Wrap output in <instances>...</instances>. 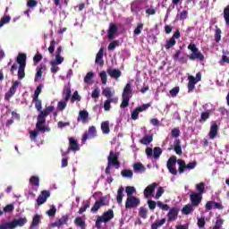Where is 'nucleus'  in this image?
<instances>
[{
  "instance_id": "de8ad7c7",
  "label": "nucleus",
  "mask_w": 229,
  "mask_h": 229,
  "mask_svg": "<svg viewBox=\"0 0 229 229\" xmlns=\"http://www.w3.org/2000/svg\"><path fill=\"white\" fill-rule=\"evenodd\" d=\"M42 89H44V84H39L34 91L33 98H38V96H40V94L42 93Z\"/></svg>"
},
{
  "instance_id": "dca6fc26",
  "label": "nucleus",
  "mask_w": 229,
  "mask_h": 229,
  "mask_svg": "<svg viewBox=\"0 0 229 229\" xmlns=\"http://www.w3.org/2000/svg\"><path fill=\"white\" fill-rule=\"evenodd\" d=\"M106 72L113 80H119L123 76V72L119 69H107Z\"/></svg>"
},
{
  "instance_id": "1a4fd4ad",
  "label": "nucleus",
  "mask_w": 229,
  "mask_h": 229,
  "mask_svg": "<svg viewBox=\"0 0 229 229\" xmlns=\"http://www.w3.org/2000/svg\"><path fill=\"white\" fill-rule=\"evenodd\" d=\"M19 85H21V81H15L13 82V85L9 89L8 92H6L4 95L5 101L12 99V98L15 95V92H17Z\"/></svg>"
},
{
  "instance_id": "a19ab883",
  "label": "nucleus",
  "mask_w": 229,
  "mask_h": 229,
  "mask_svg": "<svg viewBox=\"0 0 229 229\" xmlns=\"http://www.w3.org/2000/svg\"><path fill=\"white\" fill-rule=\"evenodd\" d=\"M130 98L131 97H126L124 95H122V103L120 105L121 108H126V106H128L130 105Z\"/></svg>"
},
{
  "instance_id": "9b49d317",
  "label": "nucleus",
  "mask_w": 229,
  "mask_h": 229,
  "mask_svg": "<svg viewBox=\"0 0 229 229\" xmlns=\"http://www.w3.org/2000/svg\"><path fill=\"white\" fill-rule=\"evenodd\" d=\"M105 199H106V196L100 197V199L95 202L90 210L92 214H96V212H98L101 207H106V205H108V203L105 202Z\"/></svg>"
},
{
  "instance_id": "7c9ffc66",
  "label": "nucleus",
  "mask_w": 229,
  "mask_h": 229,
  "mask_svg": "<svg viewBox=\"0 0 229 229\" xmlns=\"http://www.w3.org/2000/svg\"><path fill=\"white\" fill-rule=\"evenodd\" d=\"M101 130L104 135H108V133H110V122L108 121L102 122Z\"/></svg>"
},
{
  "instance_id": "a18cd8bd",
  "label": "nucleus",
  "mask_w": 229,
  "mask_h": 229,
  "mask_svg": "<svg viewBox=\"0 0 229 229\" xmlns=\"http://www.w3.org/2000/svg\"><path fill=\"white\" fill-rule=\"evenodd\" d=\"M135 187L133 186H127L125 187V192L127 194V198H131L133 197V192H135Z\"/></svg>"
},
{
  "instance_id": "39448f33",
  "label": "nucleus",
  "mask_w": 229,
  "mask_h": 229,
  "mask_svg": "<svg viewBox=\"0 0 229 229\" xmlns=\"http://www.w3.org/2000/svg\"><path fill=\"white\" fill-rule=\"evenodd\" d=\"M107 164L109 165H114L116 169L121 167V163H119V153H114V150H111L107 157Z\"/></svg>"
},
{
  "instance_id": "49530a36",
  "label": "nucleus",
  "mask_w": 229,
  "mask_h": 229,
  "mask_svg": "<svg viewBox=\"0 0 229 229\" xmlns=\"http://www.w3.org/2000/svg\"><path fill=\"white\" fill-rule=\"evenodd\" d=\"M90 207V200H86L84 205L79 209L78 214H83V212L87 211V208Z\"/></svg>"
},
{
  "instance_id": "ddd939ff",
  "label": "nucleus",
  "mask_w": 229,
  "mask_h": 229,
  "mask_svg": "<svg viewBox=\"0 0 229 229\" xmlns=\"http://www.w3.org/2000/svg\"><path fill=\"white\" fill-rule=\"evenodd\" d=\"M157 187H158V183L157 182H153L148 186H147L143 191L144 196L146 198H149V196H153V194L155 193V189H157Z\"/></svg>"
},
{
  "instance_id": "aec40b11",
  "label": "nucleus",
  "mask_w": 229,
  "mask_h": 229,
  "mask_svg": "<svg viewBox=\"0 0 229 229\" xmlns=\"http://www.w3.org/2000/svg\"><path fill=\"white\" fill-rule=\"evenodd\" d=\"M80 151V145L78 144V141L74 140V138L69 139V148L68 151Z\"/></svg>"
},
{
  "instance_id": "c756f323",
  "label": "nucleus",
  "mask_w": 229,
  "mask_h": 229,
  "mask_svg": "<svg viewBox=\"0 0 229 229\" xmlns=\"http://www.w3.org/2000/svg\"><path fill=\"white\" fill-rule=\"evenodd\" d=\"M71 86L70 85H66L64 88V91H63V98L65 101H69V99L71 98Z\"/></svg>"
},
{
  "instance_id": "4468645a",
  "label": "nucleus",
  "mask_w": 229,
  "mask_h": 229,
  "mask_svg": "<svg viewBox=\"0 0 229 229\" xmlns=\"http://www.w3.org/2000/svg\"><path fill=\"white\" fill-rule=\"evenodd\" d=\"M179 212L180 209H178V208H172L167 214L168 223H171V221H176V219H178Z\"/></svg>"
},
{
  "instance_id": "473e14b6",
  "label": "nucleus",
  "mask_w": 229,
  "mask_h": 229,
  "mask_svg": "<svg viewBox=\"0 0 229 229\" xmlns=\"http://www.w3.org/2000/svg\"><path fill=\"white\" fill-rule=\"evenodd\" d=\"M140 144L144 146H148V144H151L153 142V134L144 136L140 140Z\"/></svg>"
},
{
  "instance_id": "72a5a7b5",
  "label": "nucleus",
  "mask_w": 229,
  "mask_h": 229,
  "mask_svg": "<svg viewBox=\"0 0 229 229\" xmlns=\"http://www.w3.org/2000/svg\"><path fill=\"white\" fill-rule=\"evenodd\" d=\"M195 189L197 191V194H200V196H203V194H205V182H201L199 183H197L195 185Z\"/></svg>"
},
{
  "instance_id": "f3484780",
  "label": "nucleus",
  "mask_w": 229,
  "mask_h": 229,
  "mask_svg": "<svg viewBox=\"0 0 229 229\" xmlns=\"http://www.w3.org/2000/svg\"><path fill=\"white\" fill-rule=\"evenodd\" d=\"M132 167L135 174H142L143 173H146V166L140 162L134 163Z\"/></svg>"
},
{
  "instance_id": "c03bdc74",
  "label": "nucleus",
  "mask_w": 229,
  "mask_h": 229,
  "mask_svg": "<svg viewBox=\"0 0 229 229\" xmlns=\"http://www.w3.org/2000/svg\"><path fill=\"white\" fill-rule=\"evenodd\" d=\"M123 178H133V172L131 170L124 169L121 172Z\"/></svg>"
},
{
  "instance_id": "864d4df0",
  "label": "nucleus",
  "mask_w": 229,
  "mask_h": 229,
  "mask_svg": "<svg viewBox=\"0 0 229 229\" xmlns=\"http://www.w3.org/2000/svg\"><path fill=\"white\" fill-rule=\"evenodd\" d=\"M102 94L103 96H105V98H112V96H114V94L112 93V89L110 88L104 89L102 91Z\"/></svg>"
},
{
  "instance_id": "e433bc0d",
  "label": "nucleus",
  "mask_w": 229,
  "mask_h": 229,
  "mask_svg": "<svg viewBox=\"0 0 229 229\" xmlns=\"http://www.w3.org/2000/svg\"><path fill=\"white\" fill-rule=\"evenodd\" d=\"M208 119H210V111L202 112L199 123H206Z\"/></svg>"
},
{
  "instance_id": "79ce46f5",
  "label": "nucleus",
  "mask_w": 229,
  "mask_h": 229,
  "mask_svg": "<svg viewBox=\"0 0 229 229\" xmlns=\"http://www.w3.org/2000/svg\"><path fill=\"white\" fill-rule=\"evenodd\" d=\"M33 101L35 102V108L41 114L42 111V100H40L38 98H33Z\"/></svg>"
},
{
  "instance_id": "3c124183",
  "label": "nucleus",
  "mask_w": 229,
  "mask_h": 229,
  "mask_svg": "<svg viewBox=\"0 0 229 229\" xmlns=\"http://www.w3.org/2000/svg\"><path fill=\"white\" fill-rule=\"evenodd\" d=\"M142 30H144V23H139L134 30V35L139 36L142 33Z\"/></svg>"
},
{
  "instance_id": "6ab92c4d",
  "label": "nucleus",
  "mask_w": 229,
  "mask_h": 229,
  "mask_svg": "<svg viewBox=\"0 0 229 229\" xmlns=\"http://www.w3.org/2000/svg\"><path fill=\"white\" fill-rule=\"evenodd\" d=\"M67 221H69V216L64 215L60 219H58L57 221L54 222L52 224V226L60 228V226H64V225H67Z\"/></svg>"
},
{
  "instance_id": "4be33fe9",
  "label": "nucleus",
  "mask_w": 229,
  "mask_h": 229,
  "mask_svg": "<svg viewBox=\"0 0 229 229\" xmlns=\"http://www.w3.org/2000/svg\"><path fill=\"white\" fill-rule=\"evenodd\" d=\"M189 82H188V92H192L194 89H196V83H198V81L196 78L192 75H190L188 77Z\"/></svg>"
},
{
  "instance_id": "412c9836",
  "label": "nucleus",
  "mask_w": 229,
  "mask_h": 229,
  "mask_svg": "<svg viewBox=\"0 0 229 229\" xmlns=\"http://www.w3.org/2000/svg\"><path fill=\"white\" fill-rule=\"evenodd\" d=\"M219 126H217V123L214 122L209 130V139L216 138Z\"/></svg>"
},
{
  "instance_id": "774afa93",
  "label": "nucleus",
  "mask_w": 229,
  "mask_h": 229,
  "mask_svg": "<svg viewBox=\"0 0 229 229\" xmlns=\"http://www.w3.org/2000/svg\"><path fill=\"white\" fill-rule=\"evenodd\" d=\"M157 206L162 210L167 211L169 210V206L167 204H164L162 201H157Z\"/></svg>"
},
{
  "instance_id": "5fc2aeb1",
  "label": "nucleus",
  "mask_w": 229,
  "mask_h": 229,
  "mask_svg": "<svg viewBox=\"0 0 229 229\" xmlns=\"http://www.w3.org/2000/svg\"><path fill=\"white\" fill-rule=\"evenodd\" d=\"M99 76H100L102 84H103V85H106V83H107V81H108V78H107V76H106V72L102 71V72L99 73Z\"/></svg>"
},
{
  "instance_id": "37998d69",
  "label": "nucleus",
  "mask_w": 229,
  "mask_h": 229,
  "mask_svg": "<svg viewBox=\"0 0 229 229\" xmlns=\"http://www.w3.org/2000/svg\"><path fill=\"white\" fill-rule=\"evenodd\" d=\"M174 46H176V40L173 38H170L169 40H166L165 47V49H171V47H174Z\"/></svg>"
},
{
  "instance_id": "5701e85b",
  "label": "nucleus",
  "mask_w": 229,
  "mask_h": 229,
  "mask_svg": "<svg viewBox=\"0 0 229 229\" xmlns=\"http://www.w3.org/2000/svg\"><path fill=\"white\" fill-rule=\"evenodd\" d=\"M174 151L176 155H182L183 151L182 150V140L180 139H175L174 142Z\"/></svg>"
},
{
  "instance_id": "393cba45",
  "label": "nucleus",
  "mask_w": 229,
  "mask_h": 229,
  "mask_svg": "<svg viewBox=\"0 0 229 229\" xmlns=\"http://www.w3.org/2000/svg\"><path fill=\"white\" fill-rule=\"evenodd\" d=\"M77 121L78 123H80V121H81V123H87V121H89V112L87 110H81Z\"/></svg>"
},
{
  "instance_id": "bf43d9fd",
  "label": "nucleus",
  "mask_w": 229,
  "mask_h": 229,
  "mask_svg": "<svg viewBox=\"0 0 229 229\" xmlns=\"http://www.w3.org/2000/svg\"><path fill=\"white\" fill-rule=\"evenodd\" d=\"M131 12H133L134 13H139L140 12V8L136 4V2H132L131 4Z\"/></svg>"
},
{
  "instance_id": "58836bf2",
  "label": "nucleus",
  "mask_w": 229,
  "mask_h": 229,
  "mask_svg": "<svg viewBox=\"0 0 229 229\" xmlns=\"http://www.w3.org/2000/svg\"><path fill=\"white\" fill-rule=\"evenodd\" d=\"M139 216L141 219H148V208L140 207L139 209Z\"/></svg>"
},
{
  "instance_id": "f257e3e1",
  "label": "nucleus",
  "mask_w": 229,
  "mask_h": 229,
  "mask_svg": "<svg viewBox=\"0 0 229 229\" xmlns=\"http://www.w3.org/2000/svg\"><path fill=\"white\" fill-rule=\"evenodd\" d=\"M176 164L179 165V168L176 169ZM196 165H198V162L193 161L188 164L185 163L183 159H177L176 156H172L169 157L166 163V167L171 174L176 176V174H183L185 171H191V169H195Z\"/></svg>"
},
{
  "instance_id": "4d7b16f0",
  "label": "nucleus",
  "mask_w": 229,
  "mask_h": 229,
  "mask_svg": "<svg viewBox=\"0 0 229 229\" xmlns=\"http://www.w3.org/2000/svg\"><path fill=\"white\" fill-rule=\"evenodd\" d=\"M57 107L61 112H64V110H65V108L67 107V101H65V99L59 101L57 104Z\"/></svg>"
},
{
  "instance_id": "6e6d98bb",
  "label": "nucleus",
  "mask_w": 229,
  "mask_h": 229,
  "mask_svg": "<svg viewBox=\"0 0 229 229\" xmlns=\"http://www.w3.org/2000/svg\"><path fill=\"white\" fill-rule=\"evenodd\" d=\"M164 192H165V190H164V187L159 186L156 192V196H155L156 199H160V198H162V194H164Z\"/></svg>"
},
{
  "instance_id": "f704fd0d",
  "label": "nucleus",
  "mask_w": 229,
  "mask_h": 229,
  "mask_svg": "<svg viewBox=\"0 0 229 229\" xmlns=\"http://www.w3.org/2000/svg\"><path fill=\"white\" fill-rule=\"evenodd\" d=\"M40 225V216L39 215H35L32 218V222L30 224V228H37V226Z\"/></svg>"
},
{
  "instance_id": "9d476101",
  "label": "nucleus",
  "mask_w": 229,
  "mask_h": 229,
  "mask_svg": "<svg viewBox=\"0 0 229 229\" xmlns=\"http://www.w3.org/2000/svg\"><path fill=\"white\" fill-rule=\"evenodd\" d=\"M89 135L91 136L92 139L98 137V130H96V126L94 125L89 126L88 131L84 132L81 139L82 144H85V142H87V140L89 139Z\"/></svg>"
},
{
  "instance_id": "ea45409f",
  "label": "nucleus",
  "mask_w": 229,
  "mask_h": 229,
  "mask_svg": "<svg viewBox=\"0 0 229 229\" xmlns=\"http://www.w3.org/2000/svg\"><path fill=\"white\" fill-rule=\"evenodd\" d=\"M74 224L76 226H79L80 228H85V221L81 216L76 217L74 220Z\"/></svg>"
},
{
  "instance_id": "a211bd4d",
  "label": "nucleus",
  "mask_w": 229,
  "mask_h": 229,
  "mask_svg": "<svg viewBox=\"0 0 229 229\" xmlns=\"http://www.w3.org/2000/svg\"><path fill=\"white\" fill-rule=\"evenodd\" d=\"M104 223H108L111 219H114V210L108 209L104 212L101 216H98Z\"/></svg>"
},
{
  "instance_id": "2eb2a0df",
  "label": "nucleus",
  "mask_w": 229,
  "mask_h": 229,
  "mask_svg": "<svg viewBox=\"0 0 229 229\" xmlns=\"http://www.w3.org/2000/svg\"><path fill=\"white\" fill-rule=\"evenodd\" d=\"M103 55H105V48L101 47L98 50L95 59V64H98L100 67H103V65H105V61H103Z\"/></svg>"
},
{
  "instance_id": "7ed1b4c3",
  "label": "nucleus",
  "mask_w": 229,
  "mask_h": 229,
  "mask_svg": "<svg viewBox=\"0 0 229 229\" xmlns=\"http://www.w3.org/2000/svg\"><path fill=\"white\" fill-rule=\"evenodd\" d=\"M28 223V218L26 216L14 218L13 221L2 223L0 225V229H15L18 226L22 227Z\"/></svg>"
},
{
  "instance_id": "603ef678",
  "label": "nucleus",
  "mask_w": 229,
  "mask_h": 229,
  "mask_svg": "<svg viewBox=\"0 0 229 229\" xmlns=\"http://www.w3.org/2000/svg\"><path fill=\"white\" fill-rule=\"evenodd\" d=\"M224 19L225 21V24L227 26H229V5H227L225 9H224Z\"/></svg>"
},
{
  "instance_id": "8fccbe9b",
  "label": "nucleus",
  "mask_w": 229,
  "mask_h": 229,
  "mask_svg": "<svg viewBox=\"0 0 229 229\" xmlns=\"http://www.w3.org/2000/svg\"><path fill=\"white\" fill-rule=\"evenodd\" d=\"M11 20H12V17L8 15L2 17L0 20V28H3L4 24H8V22H10Z\"/></svg>"
},
{
  "instance_id": "cd10ccee",
  "label": "nucleus",
  "mask_w": 229,
  "mask_h": 229,
  "mask_svg": "<svg viewBox=\"0 0 229 229\" xmlns=\"http://www.w3.org/2000/svg\"><path fill=\"white\" fill-rule=\"evenodd\" d=\"M124 198V187L120 186L117 191L116 201L118 205L123 203V199Z\"/></svg>"
},
{
  "instance_id": "680f3d73",
  "label": "nucleus",
  "mask_w": 229,
  "mask_h": 229,
  "mask_svg": "<svg viewBox=\"0 0 229 229\" xmlns=\"http://www.w3.org/2000/svg\"><path fill=\"white\" fill-rule=\"evenodd\" d=\"M197 225L199 228H205V225H207V222H205V216H201L200 218H198Z\"/></svg>"
},
{
  "instance_id": "052dcab7",
  "label": "nucleus",
  "mask_w": 229,
  "mask_h": 229,
  "mask_svg": "<svg viewBox=\"0 0 229 229\" xmlns=\"http://www.w3.org/2000/svg\"><path fill=\"white\" fill-rule=\"evenodd\" d=\"M47 216H49V217H55V214H56V207H55V205H52L51 208L47 211Z\"/></svg>"
},
{
  "instance_id": "4c0bfd02",
  "label": "nucleus",
  "mask_w": 229,
  "mask_h": 229,
  "mask_svg": "<svg viewBox=\"0 0 229 229\" xmlns=\"http://www.w3.org/2000/svg\"><path fill=\"white\" fill-rule=\"evenodd\" d=\"M26 66H19L18 68V78L20 80H24L26 78Z\"/></svg>"
},
{
  "instance_id": "6e6552de",
  "label": "nucleus",
  "mask_w": 229,
  "mask_h": 229,
  "mask_svg": "<svg viewBox=\"0 0 229 229\" xmlns=\"http://www.w3.org/2000/svg\"><path fill=\"white\" fill-rule=\"evenodd\" d=\"M140 205V199L132 196L127 197L125 201V208H137Z\"/></svg>"
},
{
  "instance_id": "0eeeda50",
  "label": "nucleus",
  "mask_w": 229,
  "mask_h": 229,
  "mask_svg": "<svg viewBox=\"0 0 229 229\" xmlns=\"http://www.w3.org/2000/svg\"><path fill=\"white\" fill-rule=\"evenodd\" d=\"M190 201L195 208H198V207H199V205L201 204V201H203V195L193 191L190 195Z\"/></svg>"
},
{
  "instance_id": "13d9d810",
  "label": "nucleus",
  "mask_w": 229,
  "mask_h": 229,
  "mask_svg": "<svg viewBox=\"0 0 229 229\" xmlns=\"http://www.w3.org/2000/svg\"><path fill=\"white\" fill-rule=\"evenodd\" d=\"M147 205L148 206L149 210H155L157 208V201L155 200L148 199Z\"/></svg>"
},
{
  "instance_id": "338daca9",
  "label": "nucleus",
  "mask_w": 229,
  "mask_h": 229,
  "mask_svg": "<svg viewBox=\"0 0 229 229\" xmlns=\"http://www.w3.org/2000/svg\"><path fill=\"white\" fill-rule=\"evenodd\" d=\"M139 114H140V111H138L137 107L131 112V119H132V121H137V119H139Z\"/></svg>"
},
{
  "instance_id": "2f4dec72",
  "label": "nucleus",
  "mask_w": 229,
  "mask_h": 229,
  "mask_svg": "<svg viewBox=\"0 0 229 229\" xmlns=\"http://www.w3.org/2000/svg\"><path fill=\"white\" fill-rule=\"evenodd\" d=\"M194 206L191 204H187L182 208V213L184 214V216H189V214H192V212H194Z\"/></svg>"
},
{
  "instance_id": "20e7f679",
  "label": "nucleus",
  "mask_w": 229,
  "mask_h": 229,
  "mask_svg": "<svg viewBox=\"0 0 229 229\" xmlns=\"http://www.w3.org/2000/svg\"><path fill=\"white\" fill-rule=\"evenodd\" d=\"M188 49L191 51V54L187 55L189 60H191L192 62H194V60H199V62L205 60V55L199 51V48H198L195 44L191 43L188 46Z\"/></svg>"
},
{
  "instance_id": "c9c22d12",
  "label": "nucleus",
  "mask_w": 229,
  "mask_h": 229,
  "mask_svg": "<svg viewBox=\"0 0 229 229\" xmlns=\"http://www.w3.org/2000/svg\"><path fill=\"white\" fill-rule=\"evenodd\" d=\"M122 96H126L127 98L131 97V83H127L125 85Z\"/></svg>"
},
{
  "instance_id": "a878e982",
  "label": "nucleus",
  "mask_w": 229,
  "mask_h": 229,
  "mask_svg": "<svg viewBox=\"0 0 229 229\" xmlns=\"http://www.w3.org/2000/svg\"><path fill=\"white\" fill-rule=\"evenodd\" d=\"M28 56L26 54H19L16 59L17 64H19V67H26V60Z\"/></svg>"
},
{
  "instance_id": "69168bd1",
  "label": "nucleus",
  "mask_w": 229,
  "mask_h": 229,
  "mask_svg": "<svg viewBox=\"0 0 229 229\" xmlns=\"http://www.w3.org/2000/svg\"><path fill=\"white\" fill-rule=\"evenodd\" d=\"M13 210H15V206H13V204H8L4 208V212L5 213L13 212Z\"/></svg>"
},
{
  "instance_id": "bb28decb",
  "label": "nucleus",
  "mask_w": 229,
  "mask_h": 229,
  "mask_svg": "<svg viewBox=\"0 0 229 229\" xmlns=\"http://www.w3.org/2000/svg\"><path fill=\"white\" fill-rule=\"evenodd\" d=\"M115 33H117V25L111 24L109 26V30L107 31V37L110 40H112L115 37Z\"/></svg>"
},
{
  "instance_id": "b1692460",
  "label": "nucleus",
  "mask_w": 229,
  "mask_h": 229,
  "mask_svg": "<svg viewBox=\"0 0 229 229\" xmlns=\"http://www.w3.org/2000/svg\"><path fill=\"white\" fill-rule=\"evenodd\" d=\"M30 185H32L34 191H38V187L40 185V179L38 178V176L32 175L30 178Z\"/></svg>"
},
{
  "instance_id": "f03ea898",
  "label": "nucleus",
  "mask_w": 229,
  "mask_h": 229,
  "mask_svg": "<svg viewBox=\"0 0 229 229\" xmlns=\"http://www.w3.org/2000/svg\"><path fill=\"white\" fill-rule=\"evenodd\" d=\"M55 111V106H49L46 107L41 113L38 115V121L36 123V129L38 131H51V128L46 126V117L51 114V112Z\"/></svg>"
},
{
  "instance_id": "e2e57ef3",
  "label": "nucleus",
  "mask_w": 229,
  "mask_h": 229,
  "mask_svg": "<svg viewBox=\"0 0 229 229\" xmlns=\"http://www.w3.org/2000/svg\"><path fill=\"white\" fill-rule=\"evenodd\" d=\"M215 41L216 43L221 42V29H219V28H216V30Z\"/></svg>"
},
{
  "instance_id": "423d86ee",
  "label": "nucleus",
  "mask_w": 229,
  "mask_h": 229,
  "mask_svg": "<svg viewBox=\"0 0 229 229\" xmlns=\"http://www.w3.org/2000/svg\"><path fill=\"white\" fill-rule=\"evenodd\" d=\"M147 157H153L155 160H158L162 155V148L160 147H155L154 149L148 147L145 150Z\"/></svg>"
},
{
  "instance_id": "c85d7f7f",
  "label": "nucleus",
  "mask_w": 229,
  "mask_h": 229,
  "mask_svg": "<svg viewBox=\"0 0 229 229\" xmlns=\"http://www.w3.org/2000/svg\"><path fill=\"white\" fill-rule=\"evenodd\" d=\"M166 221L167 220L165 218L155 220V222L152 223V225H151V229H158L161 226H164V225H165Z\"/></svg>"
},
{
  "instance_id": "0e129e2a",
  "label": "nucleus",
  "mask_w": 229,
  "mask_h": 229,
  "mask_svg": "<svg viewBox=\"0 0 229 229\" xmlns=\"http://www.w3.org/2000/svg\"><path fill=\"white\" fill-rule=\"evenodd\" d=\"M38 137V131L34 130V131H30V140L35 141V140H37Z\"/></svg>"
},
{
  "instance_id": "f8f14e48",
  "label": "nucleus",
  "mask_w": 229,
  "mask_h": 229,
  "mask_svg": "<svg viewBox=\"0 0 229 229\" xmlns=\"http://www.w3.org/2000/svg\"><path fill=\"white\" fill-rule=\"evenodd\" d=\"M50 196L51 192H49V191H42L36 200L38 206L40 207V205H44V203L47 201V198H49Z\"/></svg>"
},
{
  "instance_id": "09e8293b",
  "label": "nucleus",
  "mask_w": 229,
  "mask_h": 229,
  "mask_svg": "<svg viewBox=\"0 0 229 229\" xmlns=\"http://www.w3.org/2000/svg\"><path fill=\"white\" fill-rule=\"evenodd\" d=\"M93 79H94V72H89L84 77V83L89 84L90 83V81H92Z\"/></svg>"
}]
</instances>
